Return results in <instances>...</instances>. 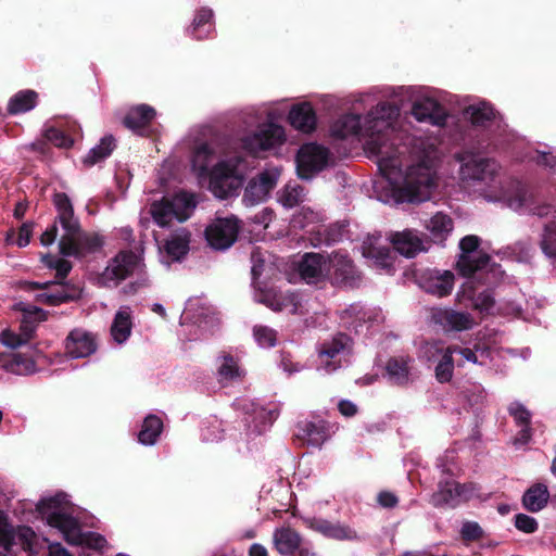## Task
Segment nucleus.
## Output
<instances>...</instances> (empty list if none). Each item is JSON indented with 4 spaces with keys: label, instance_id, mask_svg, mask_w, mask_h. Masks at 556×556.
I'll return each instance as SVG.
<instances>
[{
    "label": "nucleus",
    "instance_id": "nucleus-13",
    "mask_svg": "<svg viewBox=\"0 0 556 556\" xmlns=\"http://www.w3.org/2000/svg\"><path fill=\"white\" fill-rule=\"evenodd\" d=\"M278 172L264 170L252 178L244 190L243 201L247 204L255 205L265 201L278 181Z\"/></svg>",
    "mask_w": 556,
    "mask_h": 556
},
{
    "label": "nucleus",
    "instance_id": "nucleus-36",
    "mask_svg": "<svg viewBox=\"0 0 556 556\" xmlns=\"http://www.w3.org/2000/svg\"><path fill=\"white\" fill-rule=\"evenodd\" d=\"M379 238L368 237L363 242V255L367 258H374L376 262L383 266L388 267L392 264V252L391 249L387 245H378L377 241Z\"/></svg>",
    "mask_w": 556,
    "mask_h": 556
},
{
    "label": "nucleus",
    "instance_id": "nucleus-31",
    "mask_svg": "<svg viewBox=\"0 0 556 556\" xmlns=\"http://www.w3.org/2000/svg\"><path fill=\"white\" fill-rule=\"evenodd\" d=\"M508 413L516 425L521 427L516 440L521 444L528 443L531 439V413L519 402H513L508 406Z\"/></svg>",
    "mask_w": 556,
    "mask_h": 556
},
{
    "label": "nucleus",
    "instance_id": "nucleus-12",
    "mask_svg": "<svg viewBox=\"0 0 556 556\" xmlns=\"http://www.w3.org/2000/svg\"><path fill=\"white\" fill-rule=\"evenodd\" d=\"M65 354L71 358H85L98 349L96 336L83 328L71 330L64 341Z\"/></svg>",
    "mask_w": 556,
    "mask_h": 556
},
{
    "label": "nucleus",
    "instance_id": "nucleus-43",
    "mask_svg": "<svg viewBox=\"0 0 556 556\" xmlns=\"http://www.w3.org/2000/svg\"><path fill=\"white\" fill-rule=\"evenodd\" d=\"M150 213L153 220L160 227L168 226L175 218L172 201L166 198H163L161 201L153 202L150 207Z\"/></svg>",
    "mask_w": 556,
    "mask_h": 556
},
{
    "label": "nucleus",
    "instance_id": "nucleus-60",
    "mask_svg": "<svg viewBox=\"0 0 556 556\" xmlns=\"http://www.w3.org/2000/svg\"><path fill=\"white\" fill-rule=\"evenodd\" d=\"M0 339L4 345L11 349H16L23 344H26L25 341L22 339V336H20V333H15L10 329L3 330L1 332Z\"/></svg>",
    "mask_w": 556,
    "mask_h": 556
},
{
    "label": "nucleus",
    "instance_id": "nucleus-54",
    "mask_svg": "<svg viewBox=\"0 0 556 556\" xmlns=\"http://www.w3.org/2000/svg\"><path fill=\"white\" fill-rule=\"evenodd\" d=\"M495 300L491 291L485 290L472 298V307L480 313L489 314L494 307Z\"/></svg>",
    "mask_w": 556,
    "mask_h": 556
},
{
    "label": "nucleus",
    "instance_id": "nucleus-20",
    "mask_svg": "<svg viewBox=\"0 0 556 556\" xmlns=\"http://www.w3.org/2000/svg\"><path fill=\"white\" fill-rule=\"evenodd\" d=\"M156 116L154 108L139 104L129 109L123 118V125L135 134L143 136Z\"/></svg>",
    "mask_w": 556,
    "mask_h": 556
},
{
    "label": "nucleus",
    "instance_id": "nucleus-1",
    "mask_svg": "<svg viewBox=\"0 0 556 556\" xmlns=\"http://www.w3.org/2000/svg\"><path fill=\"white\" fill-rule=\"evenodd\" d=\"M67 501L63 494L40 500L36 505L37 513L47 523L58 529L70 545L87 546L92 549H101L106 540L96 532L84 533L80 523L70 511Z\"/></svg>",
    "mask_w": 556,
    "mask_h": 556
},
{
    "label": "nucleus",
    "instance_id": "nucleus-52",
    "mask_svg": "<svg viewBox=\"0 0 556 556\" xmlns=\"http://www.w3.org/2000/svg\"><path fill=\"white\" fill-rule=\"evenodd\" d=\"M80 245H81V257L87 253H92L100 250L103 245L102 238L97 235L84 233L80 228Z\"/></svg>",
    "mask_w": 556,
    "mask_h": 556
},
{
    "label": "nucleus",
    "instance_id": "nucleus-35",
    "mask_svg": "<svg viewBox=\"0 0 556 556\" xmlns=\"http://www.w3.org/2000/svg\"><path fill=\"white\" fill-rule=\"evenodd\" d=\"M163 421L159 416L149 414L143 419L138 433V441L143 445H154L163 431Z\"/></svg>",
    "mask_w": 556,
    "mask_h": 556
},
{
    "label": "nucleus",
    "instance_id": "nucleus-41",
    "mask_svg": "<svg viewBox=\"0 0 556 556\" xmlns=\"http://www.w3.org/2000/svg\"><path fill=\"white\" fill-rule=\"evenodd\" d=\"M170 201L173 204L175 218L179 222L187 220L197 206L194 197L187 192L177 193L170 199Z\"/></svg>",
    "mask_w": 556,
    "mask_h": 556
},
{
    "label": "nucleus",
    "instance_id": "nucleus-55",
    "mask_svg": "<svg viewBox=\"0 0 556 556\" xmlns=\"http://www.w3.org/2000/svg\"><path fill=\"white\" fill-rule=\"evenodd\" d=\"M45 138L58 148H68L73 144V140L64 131L55 127L47 128Z\"/></svg>",
    "mask_w": 556,
    "mask_h": 556
},
{
    "label": "nucleus",
    "instance_id": "nucleus-19",
    "mask_svg": "<svg viewBox=\"0 0 556 556\" xmlns=\"http://www.w3.org/2000/svg\"><path fill=\"white\" fill-rule=\"evenodd\" d=\"M16 309L22 313L20 336L27 343L33 339L38 324L48 319L49 313L38 306L22 302L16 304Z\"/></svg>",
    "mask_w": 556,
    "mask_h": 556
},
{
    "label": "nucleus",
    "instance_id": "nucleus-44",
    "mask_svg": "<svg viewBox=\"0 0 556 556\" xmlns=\"http://www.w3.org/2000/svg\"><path fill=\"white\" fill-rule=\"evenodd\" d=\"M213 18V11L208 8H201L197 11L191 25V34L197 40H203L207 37L208 29L211 28V21Z\"/></svg>",
    "mask_w": 556,
    "mask_h": 556
},
{
    "label": "nucleus",
    "instance_id": "nucleus-45",
    "mask_svg": "<svg viewBox=\"0 0 556 556\" xmlns=\"http://www.w3.org/2000/svg\"><path fill=\"white\" fill-rule=\"evenodd\" d=\"M131 320L127 312L118 311L111 326V333L114 340L123 343L130 336Z\"/></svg>",
    "mask_w": 556,
    "mask_h": 556
},
{
    "label": "nucleus",
    "instance_id": "nucleus-39",
    "mask_svg": "<svg viewBox=\"0 0 556 556\" xmlns=\"http://www.w3.org/2000/svg\"><path fill=\"white\" fill-rule=\"evenodd\" d=\"M2 367L7 371L15 375H29L35 372L36 363L31 357L25 354L15 353L4 361Z\"/></svg>",
    "mask_w": 556,
    "mask_h": 556
},
{
    "label": "nucleus",
    "instance_id": "nucleus-42",
    "mask_svg": "<svg viewBox=\"0 0 556 556\" xmlns=\"http://www.w3.org/2000/svg\"><path fill=\"white\" fill-rule=\"evenodd\" d=\"M162 251L170 261H180L189 252V239L178 235L172 236L164 241Z\"/></svg>",
    "mask_w": 556,
    "mask_h": 556
},
{
    "label": "nucleus",
    "instance_id": "nucleus-56",
    "mask_svg": "<svg viewBox=\"0 0 556 556\" xmlns=\"http://www.w3.org/2000/svg\"><path fill=\"white\" fill-rule=\"evenodd\" d=\"M251 275H252V282L254 286L257 285V280L261 277V275L264 271L265 266V258L264 254L262 253L260 248L253 249L251 252Z\"/></svg>",
    "mask_w": 556,
    "mask_h": 556
},
{
    "label": "nucleus",
    "instance_id": "nucleus-59",
    "mask_svg": "<svg viewBox=\"0 0 556 556\" xmlns=\"http://www.w3.org/2000/svg\"><path fill=\"white\" fill-rule=\"evenodd\" d=\"M213 150L207 143L200 144L193 154L194 165L201 161L200 168L205 169L207 166V160L212 156Z\"/></svg>",
    "mask_w": 556,
    "mask_h": 556
},
{
    "label": "nucleus",
    "instance_id": "nucleus-27",
    "mask_svg": "<svg viewBox=\"0 0 556 556\" xmlns=\"http://www.w3.org/2000/svg\"><path fill=\"white\" fill-rule=\"evenodd\" d=\"M273 541L280 555L293 556L302 543V536L294 529L282 527L275 530Z\"/></svg>",
    "mask_w": 556,
    "mask_h": 556
},
{
    "label": "nucleus",
    "instance_id": "nucleus-57",
    "mask_svg": "<svg viewBox=\"0 0 556 556\" xmlns=\"http://www.w3.org/2000/svg\"><path fill=\"white\" fill-rule=\"evenodd\" d=\"M15 535L5 517L0 515V546L9 551L14 545Z\"/></svg>",
    "mask_w": 556,
    "mask_h": 556
},
{
    "label": "nucleus",
    "instance_id": "nucleus-32",
    "mask_svg": "<svg viewBox=\"0 0 556 556\" xmlns=\"http://www.w3.org/2000/svg\"><path fill=\"white\" fill-rule=\"evenodd\" d=\"M431 237L430 241L443 243L453 230V219L443 213H437L426 224Z\"/></svg>",
    "mask_w": 556,
    "mask_h": 556
},
{
    "label": "nucleus",
    "instance_id": "nucleus-58",
    "mask_svg": "<svg viewBox=\"0 0 556 556\" xmlns=\"http://www.w3.org/2000/svg\"><path fill=\"white\" fill-rule=\"evenodd\" d=\"M515 527L525 533H533L538 530V521L526 514L515 516Z\"/></svg>",
    "mask_w": 556,
    "mask_h": 556
},
{
    "label": "nucleus",
    "instance_id": "nucleus-63",
    "mask_svg": "<svg viewBox=\"0 0 556 556\" xmlns=\"http://www.w3.org/2000/svg\"><path fill=\"white\" fill-rule=\"evenodd\" d=\"M377 502L383 508H394L399 503V498L390 491H381L378 493Z\"/></svg>",
    "mask_w": 556,
    "mask_h": 556
},
{
    "label": "nucleus",
    "instance_id": "nucleus-33",
    "mask_svg": "<svg viewBox=\"0 0 556 556\" xmlns=\"http://www.w3.org/2000/svg\"><path fill=\"white\" fill-rule=\"evenodd\" d=\"M549 492L545 484L536 483L530 486L522 496L523 507L531 513L544 508L548 502Z\"/></svg>",
    "mask_w": 556,
    "mask_h": 556
},
{
    "label": "nucleus",
    "instance_id": "nucleus-2",
    "mask_svg": "<svg viewBox=\"0 0 556 556\" xmlns=\"http://www.w3.org/2000/svg\"><path fill=\"white\" fill-rule=\"evenodd\" d=\"M435 187L430 169L418 165L408 168L403 184L393 192L397 202L420 203L430 199Z\"/></svg>",
    "mask_w": 556,
    "mask_h": 556
},
{
    "label": "nucleus",
    "instance_id": "nucleus-48",
    "mask_svg": "<svg viewBox=\"0 0 556 556\" xmlns=\"http://www.w3.org/2000/svg\"><path fill=\"white\" fill-rule=\"evenodd\" d=\"M454 371V359L452 351L446 348L442 358L435 366V378L439 382L445 383L451 381Z\"/></svg>",
    "mask_w": 556,
    "mask_h": 556
},
{
    "label": "nucleus",
    "instance_id": "nucleus-26",
    "mask_svg": "<svg viewBox=\"0 0 556 556\" xmlns=\"http://www.w3.org/2000/svg\"><path fill=\"white\" fill-rule=\"evenodd\" d=\"M61 286L64 295L61 299V301L74 302L81 298L83 288H80L77 285L71 283V282H64L63 281H28V280H22L18 282V288L21 290L31 292L35 290H46L50 289L51 287Z\"/></svg>",
    "mask_w": 556,
    "mask_h": 556
},
{
    "label": "nucleus",
    "instance_id": "nucleus-40",
    "mask_svg": "<svg viewBox=\"0 0 556 556\" xmlns=\"http://www.w3.org/2000/svg\"><path fill=\"white\" fill-rule=\"evenodd\" d=\"M470 115V122L475 127L486 128L489 127L496 116L494 108L486 103L481 102L478 105H470L467 109Z\"/></svg>",
    "mask_w": 556,
    "mask_h": 556
},
{
    "label": "nucleus",
    "instance_id": "nucleus-3",
    "mask_svg": "<svg viewBox=\"0 0 556 556\" xmlns=\"http://www.w3.org/2000/svg\"><path fill=\"white\" fill-rule=\"evenodd\" d=\"M399 115L397 105L390 102L378 103L365 117L363 137L369 138L371 143L380 144L389 131L393 130V122Z\"/></svg>",
    "mask_w": 556,
    "mask_h": 556
},
{
    "label": "nucleus",
    "instance_id": "nucleus-64",
    "mask_svg": "<svg viewBox=\"0 0 556 556\" xmlns=\"http://www.w3.org/2000/svg\"><path fill=\"white\" fill-rule=\"evenodd\" d=\"M535 161L540 166H544L552 170L556 169V155L551 152L539 151Z\"/></svg>",
    "mask_w": 556,
    "mask_h": 556
},
{
    "label": "nucleus",
    "instance_id": "nucleus-29",
    "mask_svg": "<svg viewBox=\"0 0 556 556\" xmlns=\"http://www.w3.org/2000/svg\"><path fill=\"white\" fill-rule=\"evenodd\" d=\"M52 202L58 212L55 222L60 223L62 228H72L80 225L79 219L74 214L73 203L65 192H55Z\"/></svg>",
    "mask_w": 556,
    "mask_h": 556
},
{
    "label": "nucleus",
    "instance_id": "nucleus-28",
    "mask_svg": "<svg viewBox=\"0 0 556 556\" xmlns=\"http://www.w3.org/2000/svg\"><path fill=\"white\" fill-rule=\"evenodd\" d=\"M326 265L325 257L319 253H306L299 263V273L308 283H316L323 277Z\"/></svg>",
    "mask_w": 556,
    "mask_h": 556
},
{
    "label": "nucleus",
    "instance_id": "nucleus-37",
    "mask_svg": "<svg viewBox=\"0 0 556 556\" xmlns=\"http://www.w3.org/2000/svg\"><path fill=\"white\" fill-rule=\"evenodd\" d=\"M38 94L36 91L27 89L15 93L9 101V114L16 115L33 110L37 104Z\"/></svg>",
    "mask_w": 556,
    "mask_h": 556
},
{
    "label": "nucleus",
    "instance_id": "nucleus-23",
    "mask_svg": "<svg viewBox=\"0 0 556 556\" xmlns=\"http://www.w3.org/2000/svg\"><path fill=\"white\" fill-rule=\"evenodd\" d=\"M304 523L311 530L316 531L329 539L352 540L356 536L355 531L350 527L340 523H333L323 518L308 517L304 519Z\"/></svg>",
    "mask_w": 556,
    "mask_h": 556
},
{
    "label": "nucleus",
    "instance_id": "nucleus-9",
    "mask_svg": "<svg viewBox=\"0 0 556 556\" xmlns=\"http://www.w3.org/2000/svg\"><path fill=\"white\" fill-rule=\"evenodd\" d=\"M462 162V174L465 178L486 184L494 180L500 170V165L494 159L484 157L472 152L459 154Z\"/></svg>",
    "mask_w": 556,
    "mask_h": 556
},
{
    "label": "nucleus",
    "instance_id": "nucleus-14",
    "mask_svg": "<svg viewBox=\"0 0 556 556\" xmlns=\"http://www.w3.org/2000/svg\"><path fill=\"white\" fill-rule=\"evenodd\" d=\"M139 256L128 250L118 252L103 271L105 281H115V285L127 279L139 265Z\"/></svg>",
    "mask_w": 556,
    "mask_h": 556
},
{
    "label": "nucleus",
    "instance_id": "nucleus-51",
    "mask_svg": "<svg viewBox=\"0 0 556 556\" xmlns=\"http://www.w3.org/2000/svg\"><path fill=\"white\" fill-rule=\"evenodd\" d=\"M220 380H233L241 376L238 362L230 354L223 356V364L218 368Z\"/></svg>",
    "mask_w": 556,
    "mask_h": 556
},
{
    "label": "nucleus",
    "instance_id": "nucleus-25",
    "mask_svg": "<svg viewBox=\"0 0 556 556\" xmlns=\"http://www.w3.org/2000/svg\"><path fill=\"white\" fill-rule=\"evenodd\" d=\"M288 121L292 127L305 134L314 131L317 124L316 113L308 102L293 105L289 112Z\"/></svg>",
    "mask_w": 556,
    "mask_h": 556
},
{
    "label": "nucleus",
    "instance_id": "nucleus-49",
    "mask_svg": "<svg viewBox=\"0 0 556 556\" xmlns=\"http://www.w3.org/2000/svg\"><path fill=\"white\" fill-rule=\"evenodd\" d=\"M304 198V188L300 185H287L279 195V202L285 207H294L299 205Z\"/></svg>",
    "mask_w": 556,
    "mask_h": 556
},
{
    "label": "nucleus",
    "instance_id": "nucleus-61",
    "mask_svg": "<svg viewBox=\"0 0 556 556\" xmlns=\"http://www.w3.org/2000/svg\"><path fill=\"white\" fill-rule=\"evenodd\" d=\"M73 265L70 261L65 258H58L55 264L53 265V269H55V280L54 281H63L66 279L68 274L71 273Z\"/></svg>",
    "mask_w": 556,
    "mask_h": 556
},
{
    "label": "nucleus",
    "instance_id": "nucleus-11",
    "mask_svg": "<svg viewBox=\"0 0 556 556\" xmlns=\"http://www.w3.org/2000/svg\"><path fill=\"white\" fill-rule=\"evenodd\" d=\"M257 301L274 312L288 311L292 315H303L301 294L295 291L261 290Z\"/></svg>",
    "mask_w": 556,
    "mask_h": 556
},
{
    "label": "nucleus",
    "instance_id": "nucleus-38",
    "mask_svg": "<svg viewBox=\"0 0 556 556\" xmlns=\"http://www.w3.org/2000/svg\"><path fill=\"white\" fill-rule=\"evenodd\" d=\"M116 148L115 138L112 135L104 136L98 146L92 148L84 159L86 166H93L108 159Z\"/></svg>",
    "mask_w": 556,
    "mask_h": 556
},
{
    "label": "nucleus",
    "instance_id": "nucleus-30",
    "mask_svg": "<svg viewBox=\"0 0 556 556\" xmlns=\"http://www.w3.org/2000/svg\"><path fill=\"white\" fill-rule=\"evenodd\" d=\"M332 136L345 139L349 136L363 137V123L359 114H345L341 116L331 127Z\"/></svg>",
    "mask_w": 556,
    "mask_h": 556
},
{
    "label": "nucleus",
    "instance_id": "nucleus-6",
    "mask_svg": "<svg viewBox=\"0 0 556 556\" xmlns=\"http://www.w3.org/2000/svg\"><path fill=\"white\" fill-rule=\"evenodd\" d=\"M330 159L329 150L316 142L303 144L296 153V172L301 179H311L325 169Z\"/></svg>",
    "mask_w": 556,
    "mask_h": 556
},
{
    "label": "nucleus",
    "instance_id": "nucleus-62",
    "mask_svg": "<svg viewBox=\"0 0 556 556\" xmlns=\"http://www.w3.org/2000/svg\"><path fill=\"white\" fill-rule=\"evenodd\" d=\"M33 228L34 223L31 222H26L22 224V226L18 229V236L16 240V244L20 248H24L30 242V238L33 236Z\"/></svg>",
    "mask_w": 556,
    "mask_h": 556
},
{
    "label": "nucleus",
    "instance_id": "nucleus-53",
    "mask_svg": "<svg viewBox=\"0 0 556 556\" xmlns=\"http://www.w3.org/2000/svg\"><path fill=\"white\" fill-rule=\"evenodd\" d=\"M484 531L476 521H466L460 529V538L464 542H476L483 538Z\"/></svg>",
    "mask_w": 556,
    "mask_h": 556
},
{
    "label": "nucleus",
    "instance_id": "nucleus-47",
    "mask_svg": "<svg viewBox=\"0 0 556 556\" xmlns=\"http://www.w3.org/2000/svg\"><path fill=\"white\" fill-rule=\"evenodd\" d=\"M350 341V337L343 332L337 333L330 341H325L319 350L320 355L329 358L336 357Z\"/></svg>",
    "mask_w": 556,
    "mask_h": 556
},
{
    "label": "nucleus",
    "instance_id": "nucleus-22",
    "mask_svg": "<svg viewBox=\"0 0 556 556\" xmlns=\"http://www.w3.org/2000/svg\"><path fill=\"white\" fill-rule=\"evenodd\" d=\"M391 243L394 250L405 257H415L419 252L428 250L417 231L412 229L393 233Z\"/></svg>",
    "mask_w": 556,
    "mask_h": 556
},
{
    "label": "nucleus",
    "instance_id": "nucleus-21",
    "mask_svg": "<svg viewBox=\"0 0 556 556\" xmlns=\"http://www.w3.org/2000/svg\"><path fill=\"white\" fill-rule=\"evenodd\" d=\"M414 359L407 355L392 356L386 363L388 381L397 387H406L410 382Z\"/></svg>",
    "mask_w": 556,
    "mask_h": 556
},
{
    "label": "nucleus",
    "instance_id": "nucleus-4",
    "mask_svg": "<svg viewBox=\"0 0 556 556\" xmlns=\"http://www.w3.org/2000/svg\"><path fill=\"white\" fill-rule=\"evenodd\" d=\"M242 222L235 215L215 217L206 226L204 237L210 248L226 251L238 240Z\"/></svg>",
    "mask_w": 556,
    "mask_h": 556
},
{
    "label": "nucleus",
    "instance_id": "nucleus-18",
    "mask_svg": "<svg viewBox=\"0 0 556 556\" xmlns=\"http://www.w3.org/2000/svg\"><path fill=\"white\" fill-rule=\"evenodd\" d=\"M295 439L302 444H308L314 447H320L329 438V427L325 420L308 421L304 420L298 424Z\"/></svg>",
    "mask_w": 556,
    "mask_h": 556
},
{
    "label": "nucleus",
    "instance_id": "nucleus-15",
    "mask_svg": "<svg viewBox=\"0 0 556 556\" xmlns=\"http://www.w3.org/2000/svg\"><path fill=\"white\" fill-rule=\"evenodd\" d=\"M430 317L431 321L445 332L469 330L473 325L470 314L451 308L433 307Z\"/></svg>",
    "mask_w": 556,
    "mask_h": 556
},
{
    "label": "nucleus",
    "instance_id": "nucleus-17",
    "mask_svg": "<svg viewBox=\"0 0 556 556\" xmlns=\"http://www.w3.org/2000/svg\"><path fill=\"white\" fill-rule=\"evenodd\" d=\"M412 115L418 122L433 126H443L447 118L444 106L432 98L415 101L412 106Z\"/></svg>",
    "mask_w": 556,
    "mask_h": 556
},
{
    "label": "nucleus",
    "instance_id": "nucleus-16",
    "mask_svg": "<svg viewBox=\"0 0 556 556\" xmlns=\"http://www.w3.org/2000/svg\"><path fill=\"white\" fill-rule=\"evenodd\" d=\"M454 282L455 276L450 270H445L443 273H440L439 270H429L422 274L418 279V283L422 290L438 298L450 295L452 293Z\"/></svg>",
    "mask_w": 556,
    "mask_h": 556
},
{
    "label": "nucleus",
    "instance_id": "nucleus-50",
    "mask_svg": "<svg viewBox=\"0 0 556 556\" xmlns=\"http://www.w3.org/2000/svg\"><path fill=\"white\" fill-rule=\"evenodd\" d=\"M253 336L255 341L262 348H273L277 343V331L267 326H254Z\"/></svg>",
    "mask_w": 556,
    "mask_h": 556
},
{
    "label": "nucleus",
    "instance_id": "nucleus-7",
    "mask_svg": "<svg viewBox=\"0 0 556 556\" xmlns=\"http://www.w3.org/2000/svg\"><path fill=\"white\" fill-rule=\"evenodd\" d=\"M480 245V238L475 235L465 236L459 242L462 254L457 261L456 267L459 274L464 277H472L477 271L485 269L490 262L491 256L486 253H479L473 256L472 253L477 251Z\"/></svg>",
    "mask_w": 556,
    "mask_h": 556
},
{
    "label": "nucleus",
    "instance_id": "nucleus-46",
    "mask_svg": "<svg viewBox=\"0 0 556 556\" xmlns=\"http://www.w3.org/2000/svg\"><path fill=\"white\" fill-rule=\"evenodd\" d=\"M540 248L545 256L556 262V222L544 226Z\"/></svg>",
    "mask_w": 556,
    "mask_h": 556
},
{
    "label": "nucleus",
    "instance_id": "nucleus-10",
    "mask_svg": "<svg viewBox=\"0 0 556 556\" xmlns=\"http://www.w3.org/2000/svg\"><path fill=\"white\" fill-rule=\"evenodd\" d=\"M332 274L331 283L340 288H355L358 286L361 275L357 271L354 262L346 253L341 251L333 252L329 257Z\"/></svg>",
    "mask_w": 556,
    "mask_h": 556
},
{
    "label": "nucleus",
    "instance_id": "nucleus-8",
    "mask_svg": "<svg viewBox=\"0 0 556 556\" xmlns=\"http://www.w3.org/2000/svg\"><path fill=\"white\" fill-rule=\"evenodd\" d=\"M286 140V134L282 126L269 123L260 128L252 135L241 138V148L249 154L257 155L261 151H267L276 146H280Z\"/></svg>",
    "mask_w": 556,
    "mask_h": 556
},
{
    "label": "nucleus",
    "instance_id": "nucleus-34",
    "mask_svg": "<svg viewBox=\"0 0 556 556\" xmlns=\"http://www.w3.org/2000/svg\"><path fill=\"white\" fill-rule=\"evenodd\" d=\"M63 229L65 233L59 241L60 253L66 257H81L80 225Z\"/></svg>",
    "mask_w": 556,
    "mask_h": 556
},
{
    "label": "nucleus",
    "instance_id": "nucleus-5",
    "mask_svg": "<svg viewBox=\"0 0 556 556\" xmlns=\"http://www.w3.org/2000/svg\"><path fill=\"white\" fill-rule=\"evenodd\" d=\"M243 185V175L228 162L217 163L210 175V190L219 199L235 195Z\"/></svg>",
    "mask_w": 556,
    "mask_h": 556
},
{
    "label": "nucleus",
    "instance_id": "nucleus-24",
    "mask_svg": "<svg viewBox=\"0 0 556 556\" xmlns=\"http://www.w3.org/2000/svg\"><path fill=\"white\" fill-rule=\"evenodd\" d=\"M464 491V485L454 480L440 482L438 491L431 496V503L440 508H454L459 505Z\"/></svg>",
    "mask_w": 556,
    "mask_h": 556
}]
</instances>
